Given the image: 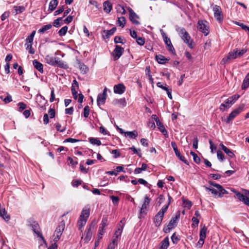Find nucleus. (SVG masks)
Listing matches in <instances>:
<instances>
[{"label":"nucleus","mask_w":249,"mask_h":249,"mask_svg":"<svg viewBox=\"0 0 249 249\" xmlns=\"http://www.w3.org/2000/svg\"><path fill=\"white\" fill-rule=\"evenodd\" d=\"M209 183L215 188H210L206 186H204V187L206 191L211 192L212 194L215 196H217L218 197L221 198L224 195L229 194V192L224 189L221 185L217 184L212 181H209Z\"/></svg>","instance_id":"obj_1"},{"label":"nucleus","mask_w":249,"mask_h":249,"mask_svg":"<svg viewBox=\"0 0 249 249\" xmlns=\"http://www.w3.org/2000/svg\"><path fill=\"white\" fill-rule=\"evenodd\" d=\"M177 31L178 32L179 36L183 42L187 44L190 48L192 49L193 48V40L191 39L190 36L185 29L184 28H178L177 29Z\"/></svg>","instance_id":"obj_2"},{"label":"nucleus","mask_w":249,"mask_h":249,"mask_svg":"<svg viewBox=\"0 0 249 249\" xmlns=\"http://www.w3.org/2000/svg\"><path fill=\"white\" fill-rule=\"evenodd\" d=\"M239 97L240 96L238 94H234L230 97L226 99L224 103L221 104L219 107L220 110L224 111L226 108H230Z\"/></svg>","instance_id":"obj_3"},{"label":"nucleus","mask_w":249,"mask_h":249,"mask_svg":"<svg viewBox=\"0 0 249 249\" xmlns=\"http://www.w3.org/2000/svg\"><path fill=\"white\" fill-rule=\"evenodd\" d=\"M65 227V224L64 221H62L59 224L54 231L53 234V236L54 237L53 239L54 242H57L60 239Z\"/></svg>","instance_id":"obj_4"},{"label":"nucleus","mask_w":249,"mask_h":249,"mask_svg":"<svg viewBox=\"0 0 249 249\" xmlns=\"http://www.w3.org/2000/svg\"><path fill=\"white\" fill-rule=\"evenodd\" d=\"M244 106V105H240L238 107L234 109L229 115L226 120V123L229 124L232 121L238 114L243 111Z\"/></svg>","instance_id":"obj_5"},{"label":"nucleus","mask_w":249,"mask_h":249,"mask_svg":"<svg viewBox=\"0 0 249 249\" xmlns=\"http://www.w3.org/2000/svg\"><path fill=\"white\" fill-rule=\"evenodd\" d=\"M213 10L214 18L219 22H222L223 20V16L221 7L219 6L215 5L213 6Z\"/></svg>","instance_id":"obj_6"},{"label":"nucleus","mask_w":249,"mask_h":249,"mask_svg":"<svg viewBox=\"0 0 249 249\" xmlns=\"http://www.w3.org/2000/svg\"><path fill=\"white\" fill-rule=\"evenodd\" d=\"M160 31L161 32V35L164 41L168 47V51L171 52L173 54H175V50L172 44L170 39L167 36L165 33L162 30H161Z\"/></svg>","instance_id":"obj_7"},{"label":"nucleus","mask_w":249,"mask_h":249,"mask_svg":"<svg viewBox=\"0 0 249 249\" xmlns=\"http://www.w3.org/2000/svg\"><path fill=\"white\" fill-rule=\"evenodd\" d=\"M207 22L205 20H198L197 22V28L200 32L203 33L205 36L209 34V28L206 25Z\"/></svg>","instance_id":"obj_8"},{"label":"nucleus","mask_w":249,"mask_h":249,"mask_svg":"<svg viewBox=\"0 0 249 249\" xmlns=\"http://www.w3.org/2000/svg\"><path fill=\"white\" fill-rule=\"evenodd\" d=\"M124 220H122L118 226V229L114 233V235L112 237V239H114L116 241L118 242L119 238L120 237L124 226Z\"/></svg>","instance_id":"obj_9"},{"label":"nucleus","mask_w":249,"mask_h":249,"mask_svg":"<svg viewBox=\"0 0 249 249\" xmlns=\"http://www.w3.org/2000/svg\"><path fill=\"white\" fill-rule=\"evenodd\" d=\"M30 226L34 232V234L38 237L41 238L42 240H44V238L41 232L38 223L36 221H33L30 224Z\"/></svg>","instance_id":"obj_10"},{"label":"nucleus","mask_w":249,"mask_h":249,"mask_svg":"<svg viewBox=\"0 0 249 249\" xmlns=\"http://www.w3.org/2000/svg\"><path fill=\"white\" fill-rule=\"evenodd\" d=\"M107 88H105L104 89L103 93L98 94L97 98V104L98 106L103 105L105 103L107 97Z\"/></svg>","instance_id":"obj_11"},{"label":"nucleus","mask_w":249,"mask_h":249,"mask_svg":"<svg viewBox=\"0 0 249 249\" xmlns=\"http://www.w3.org/2000/svg\"><path fill=\"white\" fill-rule=\"evenodd\" d=\"M171 144L172 147H173L176 156L182 161L184 162L186 164H188V161L185 159V157L182 156L180 152L178 150V147L176 144V143L175 142H171Z\"/></svg>","instance_id":"obj_12"},{"label":"nucleus","mask_w":249,"mask_h":249,"mask_svg":"<svg viewBox=\"0 0 249 249\" xmlns=\"http://www.w3.org/2000/svg\"><path fill=\"white\" fill-rule=\"evenodd\" d=\"M178 223V219H171L167 226L163 228L164 232L165 233H169L171 230L176 227Z\"/></svg>","instance_id":"obj_13"},{"label":"nucleus","mask_w":249,"mask_h":249,"mask_svg":"<svg viewBox=\"0 0 249 249\" xmlns=\"http://www.w3.org/2000/svg\"><path fill=\"white\" fill-rule=\"evenodd\" d=\"M247 52V50L246 49H242V50H233V51L230 52L229 53L230 56L232 59H235L237 57H241L244 53H245Z\"/></svg>","instance_id":"obj_14"},{"label":"nucleus","mask_w":249,"mask_h":249,"mask_svg":"<svg viewBox=\"0 0 249 249\" xmlns=\"http://www.w3.org/2000/svg\"><path fill=\"white\" fill-rule=\"evenodd\" d=\"M124 49L120 46L116 45L115 48L113 51L112 54L114 56V60H118L123 54Z\"/></svg>","instance_id":"obj_15"},{"label":"nucleus","mask_w":249,"mask_h":249,"mask_svg":"<svg viewBox=\"0 0 249 249\" xmlns=\"http://www.w3.org/2000/svg\"><path fill=\"white\" fill-rule=\"evenodd\" d=\"M231 191L235 194L237 198L241 201L243 202L244 204L249 206V198L244 196V195L236 191L235 189H232Z\"/></svg>","instance_id":"obj_16"},{"label":"nucleus","mask_w":249,"mask_h":249,"mask_svg":"<svg viewBox=\"0 0 249 249\" xmlns=\"http://www.w3.org/2000/svg\"><path fill=\"white\" fill-rule=\"evenodd\" d=\"M128 12L129 19L131 20V21L134 24H140V22L137 20V19L139 18V16L134 12L133 9L130 8H129Z\"/></svg>","instance_id":"obj_17"},{"label":"nucleus","mask_w":249,"mask_h":249,"mask_svg":"<svg viewBox=\"0 0 249 249\" xmlns=\"http://www.w3.org/2000/svg\"><path fill=\"white\" fill-rule=\"evenodd\" d=\"M113 90L115 93L122 94L125 91V87L123 84H118L114 86Z\"/></svg>","instance_id":"obj_18"},{"label":"nucleus","mask_w":249,"mask_h":249,"mask_svg":"<svg viewBox=\"0 0 249 249\" xmlns=\"http://www.w3.org/2000/svg\"><path fill=\"white\" fill-rule=\"evenodd\" d=\"M76 63L78 66V68L81 71V73L83 74H85L88 71V68L84 63L81 62L79 60L77 59Z\"/></svg>","instance_id":"obj_19"},{"label":"nucleus","mask_w":249,"mask_h":249,"mask_svg":"<svg viewBox=\"0 0 249 249\" xmlns=\"http://www.w3.org/2000/svg\"><path fill=\"white\" fill-rule=\"evenodd\" d=\"M169 206V203L167 205H165L163 206L161 210L157 213L156 215V218H163L164 215L165 213L167 211V209Z\"/></svg>","instance_id":"obj_20"},{"label":"nucleus","mask_w":249,"mask_h":249,"mask_svg":"<svg viewBox=\"0 0 249 249\" xmlns=\"http://www.w3.org/2000/svg\"><path fill=\"white\" fill-rule=\"evenodd\" d=\"M36 102L40 107L43 108L47 101L43 96L38 95L36 97Z\"/></svg>","instance_id":"obj_21"},{"label":"nucleus","mask_w":249,"mask_h":249,"mask_svg":"<svg viewBox=\"0 0 249 249\" xmlns=\"http://www.w3.org/2000/svg\"><path fill=\"white\" fill-rule=\"evenodd\" d=\"M55 66H57L64 69L68 68V65L58 57H56Z\"/></svg>","instance_id":"obj_22"},{"label":"nucleus","mask_w":249,"mask_h":249,"mask_svg":"<svg viewBox=\"0 0 249 249\" xmlns=\"http://www.w3.org/2000/svg\"><path fill=\"white\" fill-rule=\"evenodd\" d=\"M104 10L107 13H109L112 9V4L108 1L106 0L103 3Z\"/></svg>","instance_id":"obj_23"},{"label":"nucleus","mask_w":249,"mask_h":249,"mask_svg":"<svg viewBox=\"0 0 249 249\" xmlns=\"http://www.w3.org/2000/svg\"><path fill=\"white\" fill-rule=\"evenodd\" d=\"M33 64L34 67L40 72H43V66L41 63L36 60H34L33 61Z\"/></svg>","instance_id":"obj_24"},{"label":"nucleus","mask_w":249,"mask_h":249,"mask_svg":"<svg viewBox=\"0 0 249 249\" xmlns=\"http://www.w3.org/2000/svg\"><path fill=\"white\" fill-rule=\"evenodd\" d=\"M222 149L225 152V153L230 158H233L235 157L233 153L227 147H226L224 144L221 143L220 144Z\"/></svg>","instance_id":"obj_25"},{"label":"nucleus","mask_w":249,"mask_h":249,"mask_svg":"<svg viewBox=\"0 0 249 249\" xmlns=\"http://www.w3.org/2000/svg\"><path fill=\"white\" fill-rule=\"evenodd\" d=\"M116 31V28L115 27H113L109 30H104V34L103 36L105 38H108L110 36L113 35Z\"/></svg>","instance_id":"obj_26"},{"label":"nucleus","mask_w":249,"mask_h":249,"mask_svg":"<svg viewBox=\"0 0 249 249\" xmlns=\"http://www.w3.org/2000/svg\"><path fill=\"white\" fill-rule=\"evenodd\" d=\"M207 231V228L205 226H203L200 229L199 233V237H200V241L205 240L206 237Z\"/></svg>","instance_id":"obj_27"},{"label":"nucleus","mask_w":249,"mask_h":249,"mask_svg":"<svg viewBox=\"0 0 249 249\" xmlns=\"http://www.w3.org/2000/svg\"><path fill=\"white\" fill-rule=\"evenodd\" d=\"M56 57H54L50 55H47L45 60L47 63L53 66H55Z\"/></svg>","instance_id":"obj_28"},{"label":"nucleus","mask_w":249,"mask_h":249,"mask_svg":"<svg viewBox=\"0 0 249 249\" xmlns=\"http://www.w3.org/2000/svg\"><path fill=\"white\" fill-rule=\"evenodd\" d=\"M90 209L88 207H85L82 211L79 218H88L89 216Z\"/></svg>","instance_id":"obj_29"},{"label":"nucleus","mask_w":249,"mask_h":249,"mask_svg":"<svg viewBox=\"0 0 249 249\" xmlns=\"http://www.w3.org/2000/svg\"><path fill=\"white\" fill-rule=\"evenodd\" d=\"M156 59L157 62L160 64H165L168 61V60L162 55H156Z\"/></svg>","instance_id":"obj_30"},{"label":"nucleus","mask_w":249,"mask_h":249,"mask_svg":"<svg viewBox=\"0 0 249 249\" xmlns=\"http://www.w3.org/2000/svg\"><path fill=\"white\" fill-rule=\"evenodd\" d=\"M124 136L125 137H128L130 139H136L138 136V132L136 130L133 131H127L124 133Z\"/></svg>","instance_id":"obj_31"},{"label":"nucleus","mask_w":249,"mask_h":249,"mask_svg":"<svg viewBox=\"0 0 249 249\" xmlns=\"http://www.w3.org/2000/svg\"><path fill=\"white\" fill-rule=\"evenodd\" d=\"M92 231H91V227H90L89 229H88L86 231V236L84 238V240L85 242H89L92 236Z\"/></svg>","instance_id":"obj_32"},{"label":"nucleus","mask_w":249,"mask_h":249,"mask_svg":"<svg viewBox=\"0 0 249 249\" xmlns=\"http://www.w3.org/2000/svg\"><path fill=\"white\" fill-rule=\"evenodd\" d=\"M157 125L158 126V127L160 131L165 136V137L168 138V135L167 130L165 128L163 125L162 124L161 122L159 124H157Z\"/></svg>","instance_id":"obj_33"},{"label":"nucleus","mask_w":249,"mask_h":249,"mask_svg":"<svg viewBox=\"0 0 249 249\" xmlns=\"http://www.w3.org/2000/svg\"><path fill=\"white\" fill-rule=\"evenodd\" d=\"M169 245V238L168 237H166L161 242L160 249H167Z\"/></svg>","instance_id":"obj_34"},{"label":"nucleus","mask_w":249,"mask_h":249,"mask_svg":"<svg viewBox=\"0 0 249 249\" xmlns=\"http://www.w3.org/2000/svg\"><path fill=\"white\" fill-rule=\"evenodd\" d=\"M58 3L57 0H52L49 5V10L53 11L56 7Z\"/></svg>","instance_id":"obj_35"},{"label":"nucleus","mask_w":249,"mask_h":249,"mask_svg":"<svg viewBox=\"0 0 249 249\" xmlns=\"http://www.w3.org/2000/svg\"><path fill=\"white\" fill-rule=\"evenodd\" d=\"M107 219H104L102 220L101 226H100L98 230V233L103 235L104 233V228L106 226Z\"/></svg>","instance_id":"obj_36"},{"label":"nucleus","mask_w":249,"mask_h":249,"mask_svg":"<svg viewBox=\"0 0 249 249\" xmlns=\"http://www.w3.org/2000/svg\"><path fill=\"white\" fill-rule=\"evenodd\" d=\"M35 34H36V31H33L32 32L31 34L26 38V44H33L34 37L35 36Z\"/></svg>","instance_id":"obj_37"},{"label":"nucleus","mask_w":249,"mask_h":249,"mask_svg":"<svg viewBox=\"0 0 249 249\" xmlns=\"http://www.w3.org/2000/svg\"><path fill=\"white\" fill-rule=\"evenodd\" d=\"M13 8L15 11L16 14L21 13L25 10V7L23 6H15Z\"/></svg>","instance_id":"obj_38"},{"label":"nucleus","mask_w":249,"mask_h":249,"mask_svg":"<svg viewBox=\"0 0 249 249\" xmlns=\"http://www.w3.org/2000/svg\"><path fill=\"white\" fill-rule=\"evenodd\" d=\"M118 24L123 28L125 24V18L124 17H121L118 18Z\"/></svg>","instance_id":"obj_39"},{"label":"nucleus","mask_w":249,"mask_h":249,"mask_svg":"<svg viewBox=\"0 0 249 249\" xmlns=\"http://www.w3.org/2000/svg\"><path fill=\"white\" fill-rule=\"evenodd\" d=\"M89 142L94 145H100L101 144V141L95 138H90L89 139Z\"/></svg>","instance_id":"obj_40"},{"label":"nucleus","mask_w":249,"mask_h":249,"mask_svg":"<svg viewBox=\"0 0 249 249\" xmlns=\"http://www.w3.org/2000/svg\"><path fill=\"white\" fill-rule=\"evenodd\" d=\"M63 17L59 18L56 19H55L53 22V26L58 28L60 27L62 23H60V21L62 20Z\"/></svg>","instance_id":"obj_41"},{"label":"nucleus","mask_w":249,"mask_h":249,"mask_svg":"<svg viewBox=\"0 0 249 249\" xmlns=\"http://www.w3.org/2000/svg\"><path fill=\"white\" fill-rule=\"evenodd\" d=\"M249 86V77L247 76H246L243 80V84L242 85V89H246Z\"/></svg>","instance_id":"obj_42"},{"label":"nucleus","mask_w":249,"mask_h":249,"mask_svg":"<svg viewBox=\"0 0 249 249\" xmlns=\"http://www.w3.org/2000/svg\"><path fill=\"white\" fill-rule=\"evenodd\" d=\"M52 24H48L47 25H46L43 26L41 28L39 29L38 32L39 33H44L47 30L50 29L52 28Z\"/></svg>","instance_id":"obj_43"},{"label":"nucleus","mask_w":249,"mask_h":249,"mask_svg":"<svg viewBox=\"0 0 249 249\" xmlns=\"http://www.w3.org/2000/svg\"><path fill=\"white\" fill-rule=\"evenodd\" d=\"M86 223L87 219H80L77 223L79 230H81Z\"/></svg>","instance_id":"obj_44"},{"label":"nucleus","mask_w":249,"mask_h":249,"mask_svg":"<svg viewBox=\"0 0 249 249\" xmlns=\"http://www.w3.org/2000/svg\"><path fill=\"white\" fill-rule=\"evenodd\" d=\"M68 27L65 26L62 27L58 32V35L60 36H63L66 35L68 31Z\"/></svg>","instance_id":"obj_45"},{"label":"nucleus","mask_w":249,"mask_h":249,"mask_svg":"<svg viewBox=\"0 0 249 249\" xmlns=\"http://www.w3.org/2000/svg\"><path fill=\"white\" fill-rule=\"evenodd\" d=\"M190 154L193 157V159L194 161L197 163L198 164L200 162V158L197 156V154H196L194 152L191 151L190 152Z\"/></svg>","instance_id":"obj_46"},{"label":"nucleus","mask_w":249,"mask_h":249,"mask_svg":"<svg viewBox=\"0 0 249 249\" xmlns=\"http://www.w3.org/2000/svg\"><path fill=\"white\" fill-rule=\"evenodd\" d=\"M150 202V199L147 196H145L144 197V202H143V204L142 205V207H143L145 209L146 208L147 209V207L149 206Z\"/></svg>","instance_id":"obj_47"},{"label":"nucleus","mask_w":249,"mask_h":249,"mask_svg":"<svg viewBox=\"0 0 249 249\" xmlns=\"http://www.w3.org/2000/svg\"><path fill=\"white\" fill-rule=\"evenodd\" d=\"M18 111L21 112L27 107L26 105L23 102H19L18 104Z\"/></svg>","instance_id":"obj_48"},{"label":"nucleus","mask_w":249,"mask_h":249,"mask_svg":"<svg viewBox=\"0 0 249 249\" xmlns=\"http://www.w3.org/2000/svg\"><path fill=\"white\" fill-rule=\"evenodd\" d=\"M183 201L184 208H186L188 210L192 207V203L190 201L188 200H183Z\"/></svg>","instance_id":"obj_49"},{"label":"nucleus","mask_w":249,"mask_h":249,"mask_svg":"<svg viewBox=\"0 0 249 249\" xmlns=\"http://www.w3.org/2000/svg\"><path fill=\"white\" fill-rule=\"evenodd\" d=\"M26 49L27 50H28L29 53L30 54H34L35 53V50L32 47V44H26Z\"/></svg>","instance_id":"obj_50"},{"label":"nucleus","mask_w":249,"mask_h":249,"mask_svg":"<svg viewBox=\"0 0 249 249\" xmlns=\"http://www.w3.org/2000/svg\"><path fill=\"white\" fill-rule=\"evenodd\" d=\"M117 242L115 240L112 239V242L108 245L107 249H114L117 245Z\"/></svg>","instance_id":"obj_51"},{"label":"nucleus","mask_w":249,"mask_h":249,"mask_svg":"<svg viewBox=\"0 0 249 249\" xmlns=\"http://www.w3.org/2000/svg\"><path fill=\"white\" fill-rule=\"evenodd\" d=\"M171 240L174 244H177L179 240V238L176 235V233L175 232L171 236Z\"/></svg>","instance_id":"obj_52"},{"label":"nucleus","mask_w":249,"mask_h":249,"mask_svg":"<svg viewBox=\"0 0 249 249\" xmlns=\"http://www.w3.org/2000/svg\"><path fill=\"white\" fill-rule=\"evenodd\" d=\"M217 157L218 159L220 161H223L225 159L224 155L222 152L220 150H218L217 151Z\"/></svg>","instance_id":"obj_53"},{"label":"nucleus","mask_w":249,"mask_h":249,"mask_svg":"<svg viewBox=\"0 0 249 249\" xmlns=\"http://www.w3.org/2000/svg\"><path fill=\"white\" fill-rule=\"evenodd\" d=\"M231 57L230 56V54L229 53H228V55L226 57H225L224 58H223L221 61V64L222 65H224L226 63H227L229 60H231L232 58H231Z\"/></svg>","instance_id":"obj_54"},{"label":"nucleus","mask_w":249,"mask_h":249,"mask_svg":"<svg viewBox=\"0 0 249 249\" xmlns=\"http://www.w3.org/2000/svg\"><path fill=\"white\" fill-rule=\"evenodd\" d=\"M89 113V107L88 106H86L84 108V116L88 118Z\"/></svg>","instance_id":"obj_55"},{"label":"nucleus","mask_w":249,"mask_h":249,"mask_svg":"<svg viewBox=\"0 0 249 249\" xmlns=\"http://www.w3.org/2000/svg\"><path fill=\"white\" fill-rule=\"evenodd\" d=\"M136 40L137 43L140 45H143L145 43V39L143 37H137Z\"/></svg>","instance_id":"obj_56"},{"label":"nucleus","mask_w":249,"mask_h":249,"mask_svg":"<svg viewBox=\"0 0 249 249\" xmlns=\"http://www.w3.org/2000/svg\"><path fill=\"white\" fill-rule=\"evenodd\" d=\"M209 142L210 145V149L211 152L214 153L216 149V146L214 145L213 143V142L211 140H209Z\"/></svg>","instance_id":"obj_57"},{"label":"nucleus","mask_w":249,"mask_h":249,"mask_svg":"<svg viewBox=\"0 0 249 249\" xmlns=\"http://www.w3.org/2000/svg\"><path fill=\"white\" fill-rule=\"evenodd\" d=\"M64 6L59 7L58 9L54 12V15L56 16V15H58L62 13L64 11Z\"/></svg>","instance_id":"obj_58"},{"label":"nucleus","mask_w":249,"mask_h":249,"mask_svg":"<svg viewBox=\"0 0 249 249\" xmlns=\"http://www.w3.org/2000/svg\"><path fill=\"white\" fill-rule=\"evenodd\" d=\"M114 41L115 43H122V44L124 43V42L123 41V39H122V37L120 36H116L114 37Z\"/></svg>","instance_id":"obj_59"},{"label":"nucleus","mask_w":249,"mask_h":249,"mask_svg":"<svg viewBox=\"0 0 249 249\" xmlns=\"http://www.w3.org/2000/svg\"><path fill=\"white\" fill-rule=\"evenodd\" d=\"M72 19L73 16H69L64 20V22L66 24H69L72 21Z\"/></svg>","instance_id":"obj_60"},{"label":"nucleus","mask_w":249,"mask_h":249,"mask_svg":"<svg viewBox=\"0 0 249 249\" xmlns=\"http://www.w3.org/2000/svg\"><path fill=\"white\" fill-rule=\"evenodd\" d=\"M129 149L132 150L134 154H136L139 157H141V154L139 152L141 151L140 149L138 150L134 146H133L131 147H130Z\"/></svg>","instance_id":"obj_61"},{"label":"nucleus","mask_w":249,"mask_h":249,"mask_svg":"<svg viewBox=\"0 0 249 249\" xmlns=\"http://www.w3.org/2000/svg\"><path fill=\"white\" fill-rule=\"evenodd\" d=\"M9 12L6 11L1 16V20L3 21L9 16Z\"/></svg>","instance_id":"obj_62"},{"label":"nucleus","mask_w":249,"mask_h":249,"mask_svg":"<svg viewBox=\"0 0 249 249\" xmlns=\"http://www.w3.org/2000/svg\"><path fill=\"white\" fill-rule=\"evenodd\" d=\"M117 103L123 107H125L126 104L125 100L124 98H122L119 100H118Z\"/></svg>","instance_id":"obj_63"},{"label":"nucleus","mask_w":249,"mask_h":249,"mask_svg":"<svg viewBox=\"0 0 249 249\" xmlns=\"http://www.w3.org/2000/svg\"><path fill=\"white\" fill-rule=\"evenodd\" d=\"M12 101V97L11 96L8 94L7 96L3 99V101L5 103H8L11 102Z\"/></svg>","instance_id":"obj_64"}]
</instances>
